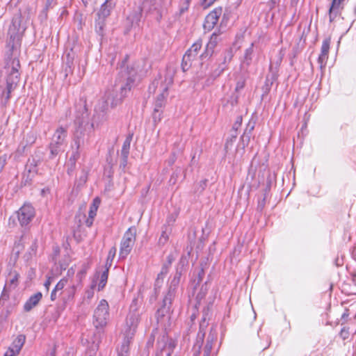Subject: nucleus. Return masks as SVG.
Instances as JSON below:
<instances>
[{
    "label": "nucleus",
    "mask_w": 356,
    "mask_h": 356,
    "mask_svg": "<svg viewBox=\"0 0 356 356\" xmlns=\"http://www.w3.org/2000/svg\"><path fill=\"white\" fill-rule=\"evenodd\" d=\"M129 154H121L120 168L124 169L127 165Z\"/></svg>",
    "instance_id": "51"
},
{
    "label": "nucleus",
    "mask_w": 356,
    "mask_h": 356,
    "mask_svg": "<svg viewBox=\"0 0 356 356\" xmlns=\"http://www.w3.org/2000/svg\"><path fill=\"white\" fill-rule=\"evenodd\" d=\"M86 274V268H83L76 275V277L79 278V280H81V279L85 277Z\"/></svg>",
    "instance_id": "64"
},
{
    "label": "nucleus",
    "mask_w": 356,
    "mask_h": 356,
    "mask_svg": "<svg viewBox=\"0 0 356 356\" xmlns=\"http://www.w3.org/2000/svg\"><path fill=\"white\" fill-rule=\"evenodd\" d=\"M201 48L202 41L197 40L186 51L181 61V70L184 72L191 67L193 62L197 58Z\"/></svg>",
    "instance_id": "9"
},
{
    "label": "nucleus",
    "mask_w": 356,
    "mask_h": 356,
    "mask_svg": "<svg viewBox=\"0 0 356 356\" xmlns=\"http://www.w3.org/2000/svg\"><path fill=\"white\" fill-rule=\"evenodd\" d=\"M339 336L343 339H347L349 337V332L348 328L344 327H343L339 333Z\"/></svg>",
    "instance_id": "54"
},
{
    "label": "nucleus",
    "mask_w": 356,
    "mask_h": 356,
    "mask_svg": "<svg viewBox=\"0 0 356 356\" xmlns=\"http://www.w3.org/2000/svg\"><path fill=\"white\" fill-rule=\"evenodd\" d=\"M275 80V77L274 75L271 74L270 76L268 75L266 77L265 83L262 86L261 89L263 91L262 97L267 95L272 87V85Z\"/></svg>",
    "instance_id": "28"
},
{
    "label": "nucleus",
    "mask_w": 356,
    "mask_h": 356,
    "mask_svg": "<svg viewBox=\"0 0 356 356\" xmlns=\"http://www.w3.org/2000/svg\"><path fill=\"white\" fill-rule=\"evenodd\" d=\"M216 0H202V6L207 8L211 6Z\"/></svg>",
    "instance_id": "61"
},
{
    "label": "nucleus",
    "mask_w": 356,
    "mask_h": 356,
    "mask_svg": "<svg viewBox=\"0 0 356 356\" xmlns=\"http://www.w3.org/2000/svg\"><path fill=\"white\" fill-rule=\"evenodd\" d=\"M20 63L16 54L10 56V54H7L6 69L7 70L8 76L6 83L17 86L20 80Z\"/></svg>",
    "instance_id": "6"
},
{
    "label": "nucleus",
    "mask_w": 356,
    "mask_h": 356,
    "mask_svg": "<svg viewBox=\"0 0 356 356\" xmlns=\"http://www.w3.org/2000/svg\"><path fill=\"white\" fill-rule=\"evenodd\" d=\"M140 319V318L139 312H133L129 314L127 318V325L128 326V330L126 332H128L127 336H129V334L131 336L134 335Z\"/></svg>",
    "instance_id": "18"
},
{
    "label": "nucleus",
    "mask_w": 356,
    "mask_h": 356,
    "mask_svg": "<svg viewBox=\"0 0 356 356\" xmlns=\"http://www.w3.org/2000/svg\"><path fill=\"white\" fill-rule=\"evenodd\" d=\"M33 176L34 175L27 172V175L23 177L22 181L24 186L31 185Z\"/></svg>",
    "instance_id": "49"
},
{
    "label": "nucleus",
    "mask_w": 356,
    "mask_h": 356,
    "mask_svg": "<svg viewBox=\"0 0 356 356\" xmlns=\"http://www.w3.org/2000/svg\"><path fill=\"white\" fill-rule=\"evenodd\" d=\"M200 266V268L197 270V277L194 280V282H195V287L200 285L205 275V271L203 264H201Z\"/></svg>",
    "instance_id": "41"
},
{
    "label": "nucleus",
    "mask_w": 356,
    "mask_h": 356,
    "mask_svg": "<svg viewBox=\"0 0 356 356\" xmlns=\"http://www.w3.org/2000/svg\"><path fill=\"white\" fill-rule=\"evenodd\" d=\"M6 162H7V155L6 154L0 155V173L3 170L5 165L6 164Z\"/></svg>",
    "instance_id": "55"
},
{
    "label": "nucleus",
    "mask_w": 356,
    "mask_h": 356,
    "mask_svg": "<svg viewBox=\"0 0 356 356\" xmlns=\"http://www.w3.org/2000/svg\"><path fill=\"white\" fill-rule=\"evenodd\" d=\"M218 42V35L213 33L210 38L209 42L207 43L204 51L200 56L202 60L210 58L213 53L215 47Z\"/></svg>",
    "instance_id": "17"
},
{
    "label": "nucleus",
    "mask_w": 356,
    "mask_h": 356,
    "mask_svg": "<svg viewBox=\"0 0 356 356\" xmlns=\"http://www.w3.org/2000/svg\"><path fill=\"white\" fill-rule=\"evenodd\" d=\"M40 163V159H36L33 157L32 159H29L26 165V170L29 174L36 175L38 174V165Z\"/></svg>",
    "instance_id": "24"
},
{
    "label": "nucleus",
    "mask_w": 356,
    "mask_h": 356,
    "mask_svg": "<svg viewBox=\"0 0 356 356\" xmlns=\"http://www.w3.org/2000/svg\"><path fill=\"white\" fill-rule=\"evenodd\" d=\"M254 43H251L250 46L247 48L244 53V58L243 60V65H245L246 66H250L253 58L254 54Z\"/></svg>",
    "instance_id": "29"
},
{
    "label": "nucleus",
    "mask_w": 356,
    "mask_h": 356,
    "mask_svg": "<svg viewBox=\"0 0 356 356\" xmlns=\"http://www.w3.org/2000/svg\"><path fill=\"white\" fill-rule=\"evenodd\" d=\"M9 300V292L7 291L6 287H4L2 291L1 297H0V309L5 306V303L8 302Z\"/></svg>",
    "instance_id": "45"
},
{
    "label": "nucleus",
    "mask_w": 356,
    "mask_h": 356,
    "mask_svg": "<svg viewBox=\"0 0 356 356\" xmlns=\"http://www.w3.org/2000/svg\"><path fill=\"white\" fill-rule=\"evenodd\" d=\"M214 300L215 295L209 296L207 300V306L203 308L202 317L200 323L197 341L193 348V356H200L201 354V348L206 334V329L209 325V321L212 315V307Z\"/></svg>",
    "instance_id": "4"
},
{
    "label": "nucleus",
    "mask_w": 356,
    "mask_h": 356,
    "mask_svg": "<svg viewBox=\"0 0 356 356\" xmlns=\"http://www.w3.org/2000/svg\"><path fill=\"white\" fill-rule=\"evenodd\" d=\"M36 138V134L33 131H29L26 134L25 138L22 141L24 142V145L31 146L35 142Z\"/></svg>",
    "instance_id": "38"
},
{
    "label": "nucleus",
    "mask_w": 356,
    "mask_h": 356,
    "mask_svg": "<svg viewBox=\"0 0 356 356\" xmlns=\"http://www.w3.org/2000/svg\"><path fill=\"white\" fill-rule=\"evenodd\" d=\"M67 137V129L63 127L58 128L54 132L51 142L49 145V159H54L63 152L62 147Z\"/></svg>",
    "instance_id": "7"
},
{
    "label": "nucleus",
    "mask_w": 356,
    "mask_h": 356,
    "mask_svg": "<svg viewBox=\"0 0 356 356\" xmlns=\"http://www.w3.org/2000/svg\"><path fill=\"white\" fill-rule=\"evenodd\" d=\"M75 53L72 49L66 51L63 57V70L65 73V78H67L69 74H72L74 69V60Z\"/></svg>",
    "instance_id": "13"
},
{
    "label": "nucleus",
    "mask_w": 356,
    "mask_h": 356,
    "mask_svg": "<svg viewBox=\"0 0 356 356\" xmlns=\"http://www.w3.org/2000/svg\"><path fill=\"white\" fill-rule=\"evenodd\" d=\"M67 283V280L65 279H62L60 280L58 283L56 285V286L54 287V289L56 290H57L58 291H60V290H62L64 286H65Z\"/></svg>",
    "instance_id": "56"
},
{
    "label": "nucleus",
    "mask_w": 356,
    "mask_h": 356,
    "mask_svg": "<svg viewBox=\"0 0 356 356\" xmlns=\"http://www.w3.org/2000/svg\"><path fill=\"white\" fill-rule=\"evenodd\" d=\"M133 312H138V299H136V298H134L132 300V302L130 305V312L129 313H133Z\"/></svg>",
    "instance_id": "53"
},
{
    "label": "nucleus",
    "mask_w": 356,
    "mask_h": 356,
    "mask_svg": "<svg viewBox=\"0 0 356 356\" xmlns=\"http://www.w3.org/2000/svg\"><path fill=\"white\" fill-rule=\"evenodd\" d=\"M231 136L229 138H228L226 140V143L225 144V149L226 151H228V149L232 146L233 143L235 142L236 138H237V132L236 131H232Z\"/></svg>",
    "instance_id": "43"
},
{
    "label": "nucleus",
    "mask_w": 356,
    "mask_h": 356,
    "mask_svg": "<svg viewBox=\"0 0 356 356\" xmlns=\"http://www.w3.org/2000/svg\"><path fill=\"white\" fill-rule=\"evenodd\" d=\"M243 118L241 115H239L236 118L235 122L233 124L232 131L237 132V130L240 128L242 124Z\"/></svg>",
    "instance_id": "50"
},
{
    "label": "nucleus",
    "mask_w": 356,
    "mask_h": 356,
    "mask_svg": "<svg viewBox=\"0 0 356 356\" xmlns=\"http://www.w3.org/2000/svg\"><path fill=\"white\" fill-rule=\"evenodd\" d=\"M168 88L167 86L164 87L161 93L157 95L155 102L154 103V108L153 110H161L163 111V108L165 106L166 99L168 95Z\"/></svg>",
    "instance_id": "20"
},
{
    "label": "nucleus",
    "mask_w": 356,
    "mask_h": 356,
    "mask_svg": "<svg viewBox=\"0 0 356 356\" xmlns=\"http://www.w3.org/2000/svg\"><path fill=\"white\" fill-rule=\"evenodd\" d=\"M28 23L29 17L26 13L18 10L14 14L7 31V54L14 56L20 49L22 38L28 27Z\"/></svg>",
    "instance_id": "3"
},
{
    "label": "nucleus",
    "mask_w": 356,
    "mask_h": 356,
    "mask_svg": "<svg viewBox=\"0 0 356 356\" xmlns=\"http://www.w3.org/2000/svg\"><path fill=\"white\" fill-rule=\"evenodd\" d=\"M251 136L243 134L240 138V143L238 145V147H241L243 149H245V147H247L250 141Z\"/></svg>",
    "instance_id": "44"
},
{
    "label": "nucleus",
    "mask_w": 356,
    "mask_h": 356,
    "mask_svg": "<svg viewBox=\"0 0 356 356\" xmlns=\"http://www.w3.org/2000/svg\"><path fill=\"white\" fill-rule=\"evenodd\" d=\"M38 250V241L35 239L31 245L29 250L25 253L24 257L26 261H29L33 258V256L36 255Z\"/></svg>",
    "instance_id": "30"
},
{
    "label": "nucleus",
    "mask_w": 356,
    "mask_h": 356,
    "mask_svg": "<svg viewBox=\"0 0 356 356\" xmlns=\"http://www.w3.org/2000/svg\"><path fill=\"white\" fill-rule=\"evenodd\" d=\"M105 27H106V19H101L99 17H96L95 19V31L96 33L101 37H103L105 33Z\"/></svg>",
    "instance_id": "27"
},
{
    "label": "nucleus",
    "mask_w": 356,
    "mask_h": 356,
    "mask_svg": "<svg viewBox=\"0 0 356 356\" xmlns=\"http://www.w3.org/2000/svg\"><path fill=\"white\" fill-rule=\"evenodd\" d=\"M266 195H264V197H263V199L261 200H259L258 205H257V210H259L260 211H261L263 210V209L264 208L265 204H266Z\"/></svg>",
    "instance_id": "58"
},
{
    "label": "nucleus",
    "mask_w": 356,
    "mask_h": 356,
    "mask_svg": "<svg viewBox=\"0 0 356 356\" xmlns=\"http://www.w3.org/2000/svg\"><path fill=\"white\" fill-rule=\"evenodd\" d=\"M222 14V8L219 7L215 8L210 13H209L205 17L204 28L207 30L212 29L214 26L217 24L219 17Z\"/></svg>",
    "instance_id": "15"
},
{
    "label": "nucleus",
    "mask_w": 356,
    "mask_h": 356,
    "mask_svg": "<svg viewBox=\"0 0 356 356\" xmlns=\"http://www.w3.org/2000/svg\"><path fill=\"white\" fill-rule=\"evenodd\" d=\"M115 6L113 0H106L101 6L99 10L97 13V17L101 19H105L110 16L111 11Z\"/></svg>",
    "instance_id": "19"
},
{
    "label": "nucleus",
    "mask_w": 356,
    "mask_h": 356,
    "mask_svg": "<svg viewBox=\"0 0 356 356\" xmlns=\"http://www.w3.org/2000/svg\"><path fill=\"white\" fill-rule=\"evenodd\" d=\"M108 272H109V268H104V270L102 273V274L100 275V280L98 284L97 289L99 291L103 290L104 288L105 287V286L107 283V280H108Z\"/></svg>",
    "instance_id": "32"
},
{
    "label": "nucleus",
    "mask_w": 356,
    "mask_h": 356,
    "mask_svg": "<svg viewBox=\"0 0 356 356\" xmlns=\"http://www.w3.org/2000/svg\"><path fill=\"white\" fill-rule=\"evenodd\" d=\"M88 170L83 168L81 170V175L76 181L77 187L83 186L87 181L88 179Z\"/></svg>",
    "instance_id": "37"
},
{
    "label": "nucleus",
    "mask_w": 356,
    "mask_h": 356,
    "mask_svg": "<svg viewBox=\"0 0 356 356\" xmlns=\"http://www.w3.org/2000/svg\"><path fill=\"white\" fill-rule=\"evenodd\" d=\"M92 324L99 332H102L107 325L109 318V305L108 302L102 299L95 309L92 316Z\"/></svg>",
    "instance_id": "5"
},
{
    "label": "nucleus",
    "mask_w": 356,
    "mask_h": 356,
    "mask_svg": "<svg viewBox=\"0 0 356 356\" xmlns=\"http://www.w3.org/2000/svg\"><path fill=\"white\" fill-rule=\"evenodd\" d=\"M209 277H210V275H209ZM210 282L211 280L209 277H208L207 280L202 285L199 292L196 296V300L199 305L201 304V301L204 299L206 295L207 294Z\"/></svg>",
    "instance_id": "25"
},
{
    "label": "nucleus",
    "mask_w": 356,
    "mask_h": 356,
    "mask_svg": "<svg viewBox=\"0 0 356 356\" xmlns=\"http://www.w3.org/2000/svg\"><path fill=\"white\" fill-rule=\"evenodd\" d=\"M100 202H101V201L99 197H95L93 200V202H92V205L90 206V210L88 212L90 217H95V216L97 215V209L100 204Z\"/></svg>",
    "instance_id": "39"
},
{
    "label": "nucleus",
    "mask_w": 356,
    "mask_h": 356,
    "mask_svg": "<svg viewBox=\"0 0 356 356\" xmlns=\"http://www.w3.org/2000/svg\"><path fill=\"white\" fill-rule=\"evenodd\" d=\"M256 122L253 120H250L249 122L248 123L245 129L244 130L243 134L252 136V131L254 129Z\"/></svg>",
    "instance_id": "46"
},
{
    "label": "nucleus",
    "mask_w": 356,
    "mask_h": 356,
    "mask_svg": "<svg viewBox=\"0 0 356 356\" xmlns=\"http://www.w3.org/2000/svg\"><path fill=\"white\" fill-rule=\"evenodd\" d=\"M26 340V337L24 334H19L13 341L10 347L15 350L17 353H19L22 346H24Z\"/></svg>",
    "instance_id": "26"
},
{
    "label": "nucleus",
    "mask_w": 356,
    "mask_h": 356,
    "mask_svg": "<svg viewBox=\"0 0 356 356\" xmlns=\"http://www.w3.org/2000/svg\"><path fill=\"white\" fill-rule=\"evenodd\" d=\"M223 58L222 60L220 62L221 63L226 65L227 66L228 63H230L232 60L233 56H234V51L232 48H228L223 52Z\"/></svg>",
    "instance_id": "36"
},
{
    "label": "nucleus",
    "mask_w": 356,
    "mask_h": 356,
    "mask_svg": "<svg viewBox=\"0 0 356 356\" xmlns=\"http://www.w3.org/2000/svg\"><path fill=\"white\" fill-rule=\"evenodd\" d=\"M128 60L129 55L127 54L118 67L119 72L116 83L120 84V97H118L114 90H108L95 106L93 121L97 124L107 120L110 109L120 104L134 85L138 70L134 65L128 64Z\"/></svg>",
    "instance_id": "1"
},
{
    "label": "nucleus",
    "mask_w": 356,
    "mask_h": 356,
    "mask_svg": "<svg viewBox=\"0 0 356 356\" xmlns=\"http://www.w3.org/2000/svg\"><path fill=\"white\" fill-rule=\"evenodd\" d=\"M177 160V156L175 152H172L169 159L168 160V163L169 165H172Z\"/></svg>",
    "instance_id": "63"
},
{
    "label": "nucleus",
    "mask_w": 356,
    "mask_h": 356,
    "mask_svg": "<svg viewBox=\"0 0 356 356\" xmlns=\"http://www.w3.org/2000/svg\"><path fill=\"white\" fill-rule=\"evenodd\" d=\"M42 298L41 292H37L31 296L24 305V310L26 312H30L33 307H35Z\"/></svg>",
    "instance_id": "21"
},
{
    "label": "nucleus",
    "mask_w": 356,
    "mask_h": 356,
    "mask_svg": "<svg viewBox=\"0 0 356 356\" xmlns=\"http://www.w3.org/2000/svg\"><path fill=\"white\" fill-rule=\"evenodd\" d=\"M174 298L165 295L163 299L161 307L157 309L155 317L157 322H160L163 318L170 313L172 302Z\"/></svg>",
    "instance_id": "12"
},
{
    "label": "nucleus",
    "mask_w": 356,
    "mask_h": 356,
    "mask_svg": "<svg viewBox=\"0 0 356 356\" xmlns=\"http://www.w3.org/2000/svg\"><path fill=\"white\" fill-rule=\"evenodd\" d=\"M207 181H208L207 179H203L200 181L198 189H200V192H202L205 189V188L207 185Z\"/></svg>",
    "instance_id": "62"
},
{
    "label": "nucleus",
    "mask_w": 356,
    "mask_h": 356,
    "mask_svg": "<svg viewBox=\"0 0 356 356\" xmlns=\"http://www.w3.org/2000/svg\"><path fill=\"white\" fill-rule=\"evenodd\" d=\"M19 353H17V352H15V350L10 346L7 351L5 353L4 356H16Z\"/></svg>",
    "instance_id": "60"
},
{
    "label": "nucleus",
    "mask_w": 356,
    "mask_h": 356,
    "mask_svg": "<svg viewBox=\"0 0 356 356\" xmlns=\"http://www.w3.org/2000/svg\"><path fill=\"white\" fill-rule=\"evenodd\" d=\"M136 238V228L130 227L124 234L120 243V257L126 258L131 252Z\"/></svg>",
    "instance_id": "8"
},
{
    "label": "nucleus",
    "mask_w": 356,
    "mask_h": 356,
    "mask_svg": "<svg viewBox=\"0 0 356 356\" xmlns=\"http://www.w3.org/2000/svg\"><path fill=\"white\" fill-rule=\"evenodd\" d=\"M117 252V249L115 246L112 247L108 254V257L106 261L105 266L104 268H109L111 267L113 259L115 256Z\"/></svg>",
    "instance_id": "35"
},
{
    "label": "nucleus",
    "mask_w": 356,
    "mask_h": 356,
    "mask_svg": "<svg viewBox=\"0 0 356 356\" xmlns=\"http://www.w3.org/2000/svg\"><path fill=\"white\" fill-rule=\"evenodd\" d=\"M245 85V79L243 77H240L236 84L235 91L238 92L241 90Z\"/></svg>",
    "instance_id": "48"
},
{
    "label": "nucleus",
    "mask_w": 356,
    "mask_h": 356,
    "mask_svg": "<svg viewBox=\"0 0 356 356\" xmlns=\"http://www.w3.org/2000/svg\"><path fill=\"white\" fill-rule=\"evenodd\" d=\"M17 218L21 226L29 225L35 216L33 207L30 204H24L16 213Z\"/></svg>",
    "instance_id": "10"
},
{
    "label": "nucleus",
    "mask_w": 356,
    "mask_h": 356,
    "mask_svg": "<svg viewBox=\"0 0 356 356\" xmlns=\"http://www.w3.org/2000/svg\"><path fill=\"white\" fill-rule=\"evenodd\" d=\"M25 145V143H24V142H23V141H22V142L20 143V144L19 145L18 148H17V152L19 154H23V153L24 152V151H25V149H26V147L28 146V145Z\"/></svg>",
    "instance_id": "59"
},
{
    "label": "nucleus",
    "mask_w": 356,
    "mask_h": 356,
    "mask_svg": "<svg viewBox=\"0 0 356 356\" xmlns=\"http://www.w3.org/2000/svg\"><path fill=\"white\" fill-rule=\"evenodd\" d=\"M345 0H332L328 10L329 20L330 22L334 21L335 18L341 15L344 8Z\"/></svg>",
    "instance_id": "16"
},
{
    "label": "nucleus",
    "mask_w": 356,
    "mask_h": 356,
    "mask_svg": "<svg viewBox=\"0 0 356 356\" xmlns=\"http://www.w3.org/2000/svg\"><path fill=\"white\" fill-rule=\"evenodd\" d=\"M76 115L74 119L75 131L72 144V153L70 157V161L74 167L75 162L80 158L81 147L88 141L90 134L94 128V122H90L86 101L80 99L75 105Z\"/></svg>",
    "instance_id": "2"
},
{
    "label": "nucleus",
    "mask_w": 356,
    "mask_h": 356,
    "mask_svg": "<svg viewBox=\"0 0 356 356\" xmlns=\"http://www.w3.org/2000/svg\"><path fill=\"white\" fill-rule=\"evenodd\" d=\"M181 272L179 271L177 269V271L171 280L170 285L169 286L168 291L166 293L167 296H170L172 298H175L177 288L179 284L181 279Z\"/></svg>",
    "instance_id": "22"
},
{
    "label": "nucleus",
    "mask_w": 356,
    "mask_h": 356,
    "mask_svg": "<svg viewBox=\"0 0 356 356\" xmlns=\"http://www.w3.org/2000/svg\"><path fill=\"white\" fill-rule=\"evenodd\" d=\"M56 4L55 0H46L45 5L44 8L42 10L40 17H42L44 19L47 18V13L50 8H52Z\"/></svg>",
    "instance_id": "34"
},
{
    "label": "nucleus",
    "mask_w": 356,
    "mask_h": 356,
    "mask_svg": "<svg viewBox=\"0 0 356 356\" xmlns=\"http://www.w3.org/2000/svg\"><path fill=\"white\" fill-rule=\"evenodd\" d=\"M163 111L158 109L153 110V112L152 113V118L154 127H156L161 121L163 118Z\"/></svg>",
    "instance_id": "40"
},
{
    "label": "nucleus",
    "mask_w": 356,
    "mask_h": 356,
    "mask_svg": "<svg viewBox=\"0 0 356 356\" xmlns=\"http://www.w3.org/2000/svg\"><path fill=\"white\" fill-rule=\"evenodd\" d=\"M16 305L17 303L15 302H8L5 303V306L2 307L1 316H3L5 318H7L14 311Z\"/></svg>",
    "instance_id": "31"
},
{
    "label": "nucleus",
    "mask_w": 356,
    "mask_h": 356,
    "mask_svg": "<svg viewBox=\"0 0 356 356\" xmlns=\"http://www.w3.org/2000/svg\"><path fill=\"white\" fill-rule=\"evenodd\" d=\"M331 43V38H326L323 40L322 42V46L321 49V54L318 58V63L320 65L321 69H323L325 67L327 63V60L328 59V54L330 51V47Z\"/></svg>",
    "instance_id": "14"
},
{
    "label": "nucleus",
    "mask_w": 356,
    "mask_h": 356,
    "mask_svg": "<svg viewBox=\"0 0 356 356\" xmlns=\"http://www.w3.org/2000/svg\"><path fill=\"white\" fill-rule=\"evenodd\" d=\"M227 69V66L226 65L220 63L218 67L212 72V77L213 79H216L217 77L220 76Z\"/></svg>",
    "instance_id": "42"
},
{
    "label": "nucleus",
    "mask_w": 356,
    "mask_h": 356,
    "mask_svg": "<svg viewBox=\"0 0 356 356\" xmlns=\"http://www.w3.org/2000/svg\"><path fill=\"white\" fill-rule=\"evenodd\" d=\"M132 339L131 336L124 337L120 349L118 350V356H129V344Z\"/></svg>",
    "instance_id": "23"
},
{
    "label": "nucleus",
    "mask_w": 356,
    "mask_h": 356,
    "mask_svg": "<svg viewBox=\"0 0 356 356\" xmlns=\"http://www.w3.org/2000/svg\"><path fill=\"white\" fill-rule=\"evenodd\" d=\"M133 135V134H129L127 136L122 145L121 154H129L130 145L131 142L132 140Z\"/></svg>",
    "instance_id": "33"
},
{
    "label": "nucleus",
    "mask_w": 356,
    "mask_h": 356,
    "mask_svg": "<svg viewBox=\"0 0 356 356\" xmlns=\"http://www.w3.org/2000/svg\"><path fill=\"white\" fill-rule=\"evenodd\" d=\"M218 332L216 325H213L210 329L209 334L207 337L206 343L203 348L202 356H215L214 353H211L214 343L217 340Z\"/></svg>",
    "instance_id": "11"
},
{
    "label": "nucleus",
    "mask_w": 356,
    "mask_h": 356,
    "mask_svg": "<svg viewBox=\"0 0 356 356\" xmlns=\"http://www.w3.org/2000/svg\"><path fill=\"white\" fill-rule=\"evenodd\" d=\"M168 271L169 268H168V266L163 265L161 272L157 275L156 283L159 284L160 280H163L164 276L168 274Z\"/></svg>",
    "instance_id": "47"
},
{
    "label": "nucleus",
    "mask_w": 356,
    "mask_h": 356,
    "mask_svg": "<svg viewBox=\"0 0 356 356\" xmlns=\"http://www.w3.org/2000/svg\"><path fill=\"white\" fill-rule=\"evenodd\" d=\"M10 94L11 92L9 91H7L6 90H4L2 93V101L6 104L9 99H10Z\"/></svg>",
    "instance_id": "57"
},
{
    "label": "nucleus",
    "mask_w": 356,
    "mask_h": 356,
    "mask_svg": "<svg viewBox=\"0 0 356 356\" xmlns=\"http://www.w3.org/2000/svg\"><path fill=\"white\" fill-rule=\"evenodd\" d=\"M168 240V236L166 234L165 231H162L161 235L159 240V243L161 245H164L167 241Z\"/></svg>",
    "instance_id": "52"
}]
</instances>
